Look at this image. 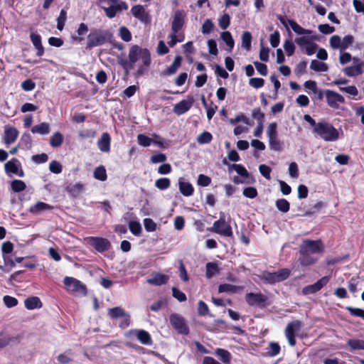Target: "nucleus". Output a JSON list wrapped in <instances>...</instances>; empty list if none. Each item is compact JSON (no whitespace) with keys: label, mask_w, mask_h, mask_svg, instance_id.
<instances>
[{"label":"nucleus","mask_w":364,"mask_h":364,"mask_svg":"<svg viewBox=\"0 0 364 364\" xmlns=\"http://www.w3.org/2000/svg\"><path fill=\"white\" fill-rule=\"evenodd\" d=\"M141 61V64L137 66L135 73L136 76H141L147 72L151 64V54L148 49L142 48L137 45L132 46L129 50L128 60H119V64L129 73L132 70L136 62Z\"/></svg>","instance_id":"nucleus-1"},{"label":"nucleus","mask_w":364,"mask_h":364,"mask_svg":"<svg viewBox=\"0 0 364 364\" xmlns=\"http://www.w3.org/2000/svg\"><path fill=\"white\" fill-rule=\"evenodd\" d=\"M98 4L101 5L100 7L109 18H114L128 9L127 4L122 0H99Z\"/></svg>","instance_id":"nucleus-2"},{"label":"nucleus","mask_w":364,"mask_h":364,"mask_svg":"<svg viewBox=\"0 0 364 364\" xmlns=\"http://www.w3.org/2000/svg\"><path fill=\"white\" fill-rule=\"evenodd\" d=\"M313 132L326 141H336L340 136L338 130L332 124L325 122H318Z\"/></svg>","instance_id":"nucleus-3"},{"label":"nucleus","mask_w":364,"mask_h":364,"mask_svg":"<svg viewBox=\"0 0 364 364\" xmlns=\"http://www.w3.org/2000/svg\"><path fill=\"white\" fill-rule=\"evenodd\" d=\"M185 13L183 11L177 10L173 15V20L171 25L172 33L168 36L171 41L168 43L171 47H173L176 43L183 41V38L176 39L177 32L183 27L184 24Z\"/></svg>","instance_id":"nucleus-4"},{"label":"nucleus","mask_w":364,"mask_h":364,"mask_svg":"<svg viewBox=\"0 0 364 364\" xmlns=\"http://www.w3.org/2000/svg\"><path fill=\"white\" fill-rule=\"evenodd\" d=\"M208 230L224 237L232 235V228L229 223H226L223 213H220V219L214 222L213 226L208 228Z\"/></svg>","instance_id":"nucleus-5"},{"label":"nucleus","mask_w":364,"mask_h":364,"mask_svg":"<svg viewBox=\"0 0 364 364\" xmlns=\"http://www.w3.org/2000/svg\"><path fill=\"white\" fill-rule=\"evenodd\" d=\"M109 36L108 32L102 30H95L87 36V47L93 48L105 43Z\"/></svg>","instance_id":"nucleus-6"},{"label":"nucleus","mask_w":364,"mask_h":364,"mask_svg":"<svg viewBox=\"0 0 364 364\" xmlns=\"http://www.w3.org/2000/svg\"><path fill=\"white\" fill-rule=\"evenodd\" d=\"M63 283L68 291L85 296L87 294L86 287L79 280L66 277L63 280Z\"/></svg>","instance_id":"nucleus-7"},{"label":"nucleus","mask_w":364,"mask_h":364,"mask_svg":"<svg viewBox=\"0 0 364 364\" xmlns=\"http://www.w3.org/2000/svg\"><path fill=\"white\" fill-rule=\"evenodd\" d=\"M290 271L288 269H282L274 272H266L262 274V279L269 284L280 282L289 277Z\"/></svg>","instance_id":"nucleus-8"},{"label":"nucleus","mask_w":364,"mask_h":364,"mask_svg":"<svg viewBox=\"0 0 364 364\" xmlns=\"http://www.w3.org/2000/svg\"><path fill=\"white\" fill-rule=\"evenodd\" d=\"M323 250V246L321 240H304L300 247V254H316Z\"/></svg>","instance_id":"nucleus-9"},{"label":"nucleus","mask_w":364,"mask_h":364,"mask_svg":"<svg viewBox=\"0 0 364 364\" xmlns=\"http://www.w3.org/2000/svg\"><path fill=\"white\" fill-rule=\"evenodd\" d=\"M295 43L300 49L305 52L308 55H312L315 53L318 46L313 43L307 36H301L295 38Z\"/></svg>","instance_id":"nucleus-10"},{"label":"nucleus","mask_w":364,"mask_h":364,"mask_svg":"<svg viewBox=\"0 0 364 364\" xmlns=\"http://www.w3.org/2000/svg\"><path fill=\"white\" fill-rule=\"evenodd\" d=\"M301 326V322L299 321H294L287 324L285 329V336L291 346H294L295 345V333L300 330Z\"/></svg>","instance_id":"nucleus-11"},{"label":"nucleus","mask_w":364,"mask_h":364,"mask_svg":"<svg viewBox=\"0 0 364 364\" xmlns=\"http://www.w3.org/2000/svg\"><path fill=\"white\" fill-rule=\"evenodd\" d=\"M170 322L179 333L187 335L189 333L188 327L182 316L176 314H171L170 316Z\"/></svg>","instance_id":"nucleus-12"},{"label":"nucleus","mask_w":364,"mask_h":364,"mask_svg":"<svg viewBox=\"0 0 364 364\" xmlns=\"http://www.w3.org/2000/svg\"><path fill=\"white\" fill-rule=\"evenodd\" d=\"M279 19L281 23L284 26H285L286 28H288V26H290L291 28V29L294 31V32L298 35L312 33V31L302 28L300 25H299L294 20L288 19L285 17H282V16L279 17Z\"/></svg>","instance_id":"nucleus-13"},{"label":"nucleus","mask_w":364,"mask_h":364,"mask_svg":"<svg viewBox=\"0 0 364 364\" xmlns=\"http://www.w3.org/2000/svg\"><path fill=\"white\" fill-rule=\"evenodd\" d=\"M5 171L7 174H15L19 177L23 176L24 173L20 161L16 159H12L4 165Z\"/></svg>","instance_id":"nucleus-14"},{"label":"nucleus","mask_w":364,"mask_h":364,"mask_svg":"<svg viewBox=\"0 0 364 364\" xmlns=\"http://www.w3.org/2000/svg\"><path fill=\"white\" fill-rule=\"evenodd\" d=\"M193 102V97L188 96L186 100H183L174 105L173 112L178 116L183 114L191 109Z\"/></svg>","instance_id":"nucleus-15"},{"label":"nucleus","mask_w":364,"mask_h":364,"mask_svg":"<svg viewBox=\"0 0 364 364\" xmlns=\"http://www.w3.org/2000/svg\"><path fill=\"white\" fill-rule=\"evenodd\" d=\"M87 240L88 243L99 252H103L110 247V242L105 238L92 237L88 238Z\"/></svg>","instance_id":"nucleus-16"},{"label":"nucleus","mask_w":364,"mask_h":364,"mask_svg":"<svg viewBox=\"0 0 364 364\" xmlns=\"http://www.w3.org/2000/svg\"><path fill=\"white\" fill-rule=\"evenodd\" d=\"M330 278L328 277H323L316 283L308 285L303 289V293L304 294H314L318 291L322 287H323L328 282Z\"/></svg>","instance_id":"nucleus-17"},{"label":"nucleus","mask_w":364,"mask_h":364,"mask_svg":"<svg viewBox=\"0 0 364 364\" xmlns=\"http://www.w3.org/2000/svg\"><path fill=\"white\" fill-rule=\"evenodd\" d=\"M18 131L14 127L6 125L4 127V142L6 145L13 144L18 138Z\"/></svg>","instance_id":"nucleus-18"},{"label":"nucleus","mask_w":364,"mask_h":364,"mask_svg":"<svg viewBox=\"0 0 364 364\" xmlns=\"http://www.w3.org/2000/svg\"><path fill=\"white\" fill-rule=\"evenodd\" d=\"M326 97L328 105L333 108H338V103L344 102V98L342 95L331 90L326 92Z\"/></svg>","instance_id":"nucleus-19"},{"label":"nucleus","mask_w":364,"mask_h":364,"mask_svg":"<svg viewBox=\"0 0 364 364\" xmlns=\"http://www.w3.org/2000/svg\"><path fill=\"white\" fill-rule=\"evenodd\" d=\"M267 299V296L262 294L249 293L245 296V300L250 306H264Z\"/></svg>","instance_id":"nucleus-20"},{"label":"nucleus","mask_w":364,"mask_h":364,"mask_svg":"<svg viewBox=\"0 0 364 364\" xmlns=\"http://www.w3.org/2000/svg\"><path fill=\"white\" fill-rule=\"evenodd\" d=\"M108 315L110 318L113 319H116L119 317L124 318L125 323L124 326H127L129 324V315L124 311V309L117 306L108 310ZM121 327H124V326L121 325Z\"/></svg>","instance_id":"nucleus-21"},{"label":"nucleus","mask_w":364,"mask_h":364,"mask_svg":"<svg viewBox=\"0 0 364 364\" xmlns=\"http://www.w3.org/2000/svg\"><path fill=\"white\" fill-rule=\"evenodd\" d=\"M132 14L141 22L146 23L149 21V16L141 5L134 6L131 9Z\"/></svg>","instance_id":"nucleus-22"},{"label":"nucleus","mask_w":364,"mask_h":364,"mask_svg":"<svg viewBox=\"0 0 364 364\" xmlns=\"http://www.w3.org/2000/svg\"><path fill=\"white\" fill-rule=\"evenodd\" d=\"M169 279V277L168 275L156 272L152 274L149 278L146 279V282L155 285V286H160L164 284H166Z\"/></svg>","instance_id":"nucleus-23"},{"label":"nucleus","mask_w":364,"mask_h":364,"mask_svg":"<svg viewBox=\"0 0 364 364\" xmlns=\"http://www.w3.org/2000/svg\"><path fill=\"white\" fill-rule=\"evenodd\" d=\"M85 189V186L81 182L69 184L66 187V191L73 197L77 198L81 195Z\"/></svg>","instance_id":"nucleus-24"},{"label":"nucleus","mask_w":364,"mask_h":364,"mask_svg":"<svg viewBox=\"0 0 364 364\" xmlns=\"http://www.w3.org/2000/svg\"><path fill=\"white\" fill-rule=\"evenodd\" d=\"M111 138L108 133L105 132L97 142L100 150L102 152H109L110 151Z\"/></svg>","instance_id":"nucleus-25"},{"label":"nucleus","mask_w":364,"mask_h":364,"mask_svg":"<svg viewBox=\"0 0 364 364\" xmlns=\"http://www.w3.org/2000/svg\"><path fill=\"white\" fill-rule=\"evenodd\" d=\"M52 209L53 207L49 204L39 201L31 205L29 208V211L34 215H38L43 211L50 210Z\"/></svg>","instance_id":"nucleus-26"},{"label":"nucleus","mask_w":364,"mask_h":364,"mask_svg":"<svg viewBox=\"0 0 364 364\" xmlns=\"http://www.w3.org/2000/svg\"><path fill=\"white\" fill-rule=\"evenodd\" d=\"M363 66V63H358L353 66L346 67L343 69V73L345 75L349 77H354L356 75H359L363 73L362 67Z\"/></svg>","instance_id":"nucleus-27"},{"label":"nucleus","mask_w":364,"mask_h":364,"mask_svg":"<svg viewBox=\"0 0 364 364\" xmlns=\"http://www.w3.org/2000/svg\"><path fill=\"white\" fill-rule=\"evenodd\" d=\"M25 307L27 309L33 310L36 309H40L42 307V302L40 299L37 296H31L27 298L24 301Z\"/></svg>","instance_id":"nucleus-28"},{"label":"nucleus","mask_w":364,"mask_h":364,"mask_svg":"<svg viewBox=\"0 0 364 364\" xmlns=\"http://www.w3.org/2000/svg\"><path fill=\"white\" fill-rule=\"evenodd\" d=\"M178 185H179L180 192L184 196H190L193 194V188L190 183L185 181L182 178H180L178 181Z\"/></svg>","instance_id":"nucleus-29"},{"label":"nucleus","mask_w":364,"mask_h":364,"mask_svg":"<svg viewBox=\"0 0 364 364\" xmlns=\"http://www.w3.org/2000/svg\"><path fill=\"white\" fill-rule=\"evenodd\" d=\"M139 341L144 345H151L152 343L150 334L144 330H136L134 333Z\"/></svg>","instance_id":"nucleus-30"},{"label":"nucleus","mask_w":364,"mask_h":364,"mask_svg":"<svg viewBox=\"0 0 364 364\" xmlns=\"http://www.w3.org/2000/svg\"><path fill=\"white\" fill-rule=\"evenodd\" d=\"M33 134H38L45 135L50 132V125L46 122H42L39 124L35 125L31 128Z\"/></svg>","instance_id":"nucleus-31"},{"label":"nucleus","mask_w":364,"mask_h":364,"mask_svg":"<svg viewBox=\"0 0 364 364\" xmlns=\"http://www.w3.org/2000/svg\"><path fill=\"white\" fill-rule=\"evenodd\" d=\"M218 358L225 364L230 363L232 356L229 351L223 348H217L215 352Z\"/></svg>","instance_id":"nucleus-32"},{"label":"nucleus","mask_w":364,"mask_h":364,"mask_svg":"<svg viewBox=\"0 0 364 364\" xmlns=\"http://www.w3.org/2000/svg\"><path fill=\"white\" fill-rule=\"evenodd\" d=\"M346 344L350 350H364V340L362 339L350 338Z\"/></svg>","instance_id":"nucleus-33"},{"label":"nucleus","mask_w":364,"mask_h":364,"mask_svg":"<svg viewBox=\"0 0 364 364\" xmlns=\"http://www.w3.org/2000/svg\"><path fill=\"white\" fill-rule=\"evenodd\" d=\"M231 169H234L242 178L252 179L247 169L241 164H232L229 166V171Z\"/></svg>","instance_id":"nucleus-34"},{"label":"nucleus","mask_w":364,"mask_h":364,"mask_svg":"<svg viewBox=\"0 0 364 364\" xmlns=\"http://www.w3.org/2000/svg\"><path fill=\"white\" fill-rule=\"evenodd\" d=\"M220 38L228 47V50L231 51L235 46V41L232 38L231 33L229 31L222 32L220 34Z\"/></svg>","instance_id":"nucleus-35"},{"label":"nucleus","mask_w":364,"mask_h":364,"mask_svg":"<svg viewBox=\"0 0 364 364\" xmlns=\"http://www.w3.org/2000/svg\"><path fill=\"white\" fill-rule=\"evenodd\" d=\"M242 288L230 284H220L218 287V291L220 293L227 292L230 294H234L237 292Z\"/></svg>","instance_id":"nucleus-36"},{"label":"nucleus","mask_w":364,"mask_h":364,"mask_svg":"<svg viewBox=\"0 0 364 364\" xmlns=\"http://www.w3.org/2000/svg\"><path fill=\"white\" fill-rule=\"evenodd\" d=\"M310 68L316 72H326L328 70V65L316 60H312L310 64Z\"/></svg>","instance_id":"nucleus-37"},{"label":"nucleus","mask_w":364,"mask_h":364,"mask_svg":"<svg viewBox=\"0 0 364 364\" xmlns=\"http://www.w3.org/2000/svg\"><path fill=\"white\" fill-rule=\"evenodd\" d=\"M63 141V136L58 132L53 134L50 139V144L52 147H59Z\"/></svg>","instance_id":"nucleus-38"},{"label":"nucleus","mask_w":364,"mask_h":364,"mask_svg":"<svg viewBox=\"0 0 364 364\" xmlns=\"http://www.w3.org/2000/svg\"><path fill=\"white\" fill-rule=\"evenodd\" d=\"M218 272H219V269H218V264L216 263L208 262L206 264L205 276L207 278L210 279V278L213 277Z\"/></svg>","instance_id":"nucleus-39"},{"label":"nucleus","mask_w":364,"mask_h":364,"mask_svg":"<svg viewBox=\"0 0 364 364\" xmlns=\"http://www.w3.org/2000/svg\"><path fill=\"white\" fill-rule=\"evenodd\" d=\"M252 35L248 31H245L242 35V47L250 50L251 48Z\"/></svg>","instance_id":"nucleus-40"},{"label":"nucleus","mask_w":364,"mask_h":364,"mask_svg":"<svg viewBox=\"0 0 364 364\" xmlns=\"http://www.w3.org/2000/svg\"><path fill=\"white\" fill-rule=\"evenodd\" d=\"M275 205L277 208L282 213H287L290 207L289 203L284 198L278 199Z\"/></svg>","instance_id":"nucleus-41"},{"label":"nucleus","mask_w":364,"mask_h":364,"mask_svg":"<svg viewBox=\"0 0 364 364\" xmlns=\"http://www.w3.org/2000/svg\"><path fill=\"white\" fill-rule=\"evenodd\" d=\"M181 61V58L180 56H176L175 58L173 63L167 68L166 73L168 75L174 74L176 72V70H178V68L180 67Z\"/></svg>","instance_id":"nucleus-42"},{"label":"nucleus","mask_w":364,"mask_h":364,"mask_svg":"<svg viewBox=\"0 0 364 364\" xmlns=\"http://www.w3.org/2000/svg\"><path fill=\"white\" fill-rule=\"evenodd\" d=\"M171 181L168 178H161L155 181V186L160 190H165L169 188Z\"/></svg>","instance_id":"nucleus-43"},{"label":"nucleus","mask_w":364,"mask_h":364,"mask_svg":"<svg viewBox=\"0 0 364 364\" xmlns=\"http://www.w3.org/2000/svg\"><path fill=\"white\" fill-rule=\"evenodd\" d=\"M240 122H243L246 125H250V119L243 114H240L235 118L229 119V122L232 125H235Z\"/></svg>","instance_id":"nucleus-44"},{"label":"nucleus","mask_w":364,"mask_h":364,"mask_svg":"<svg viewBox=\"0 0 364 364\" xmlns=\"http://www.w3.org/2000/svg\"><path fill=\"white\" fill-rule=\"evenodd\" d=\"M213 139L212 134L208 132H203L197 137V141L200 144H208Z\"/></svg>","instance_id":"nucleus-45"},{"label":"nucleus","mask_w":364,"mask_h":364,"mask_svg":"<svg viewBox=\"0 0 364 364\" xmlns=\"http://www.w3.org/2000/svg\"><path fill=\"white\" fill-rule=\"evenodd\" d=\"M94 177L100 181H104L107 179L106 170L104 166H99L94 171Z\"/></svg>","instance_id":"nucleus-46"},{"label":"nucleus","mask_w":364,"mask_h":364,"mask_svg":"<svg viewBox=\"0 0 364 364\" xmlns=\"http://www.w3.org/2000/svg\"><path fill=\"white\" fill-rule=\"evenodd\" d=\"M131 232L134 235H139L141 232V226L139 222L131 221L129 223Z\"/></svg>","instance_id":"nucleus-47"},{"label":"nucleus","mask_w":364,"mask_h":364,"mask_svg":"<svg viewBox=\"0 0 364 364\" xmlns=\"http://www.w3.org/2000/svg\"><path fill=\"white\" fill-rule=\"evenodd\" d=\"M119 36L125 42H129L132 40V34L129 29L125 26L119 28Z\"/></svg>","instance_id":"nucleus-48"},{"label":"nucleus","mask_w":364,"mask_h":364,"mask_svg":"<svg viewBox=\"0 0 364 364\" xmlns=\"http://www.w3.org/2000/svg\"><path fill=\"white\" fill-rule=\"evenodd\" d=\"M331 46L333 49H340L341 50V38L338 35H333L330 38L329 41Z\"/></svg>","instance_id":"nucleus-49"},{"label":"nucleus","mask_w":364,"mask_h":364,"mask_svg":"<svg viewBox=\"0 0 364 364\" xmlns=\"http://www.w3.org/2000/svg\"><path fill=\"white\" fill-rule=\"evenodd\" d=\"M230 23V18L228 14H224L218 20L219 26L222 29H226Z\"/></svg>","instance_id":"nucleus-50"},{"label":"nucleus","mask_w":364,"mask_h":364,"mask_svg":"<svg viewBox=\"0 0 364 364\" xmlns=\"http://www.w3.org/2000/svg\"><path fill=\"white\" fill-rule=\"evenodd\" d=\"M289 176L292 178H297L299 177V168L296 162H291L288 168Z\"/></svg>","instance_id":"nucleus-51"},{"label":"nucleus","mask_w":364,"mask_h":364,"mask_svg":"<svg viewBox=\"0 0 364 364\" xmlns=\"http://www.w3.org/2000/svg\"><path fill=\"white\" fill-rule=\"evenodd\" d=\"M67 18V13L64 10H61L59 16L58 17L57 28L59 31H62L65 26V22Z\"/></svg>","instance_id":"nucleus-52"},{"label":"nucleus","mask_w":364,"mask_h":364,"mask_svg":"<svg viewBox=\"0 0 364 364\" xmlns=\"http://www.w3.org/2000/svg\"><path fill=\"white\" fill-rule=\"evenodd\" d=\"M137 141L139 145L146 147L151 144L152 139L144 134H140L137 136Z\"/></svg>","instance_id":"nucleus-53"},{"label":"nucleus","mask_w":364,"mask_h":364,"mask_svg":"<svg viewBox=\"0 0 364 364\" xmlns=\"http://www.w3.org/2000/svg\"><path fill=\"white\" fill-rule=\"evenodd\" d=\"M144 226L147 232H154L156 230V224L151 218L144 220Z\"/></svg>","instance_id":"nucleus-54"},{"label":"nucleus","mask_w":364,"mask_h":364,"mask_svg":"<svg viewBox=\"0 0 364 364\" xmlns=\"http://www.w3.org/2000/svg\"><path fill=\"white\" fill-rule=\"evenodd\" d=\"M300 263L303 266H308L316 262V259L310 257L309 254L301 255L299 259Z\"/></svg>","instance_id":"nucleus-55"},{"label":"nucleus","mask_w":364,"mask_h":364,"mask_svg":"<svg viewBox=\"0 0 364 364\" xmlns=\"http://www.w3.org/2000/svg\"><path fill=\"white\" fill-rule=\"evenodd\" d=\"M26 184L23 181L20 180H14L11 183L12 190L15 192H20L26 188Z\"/></svg>","instance_id":"nucleus-56"},{"label":"nucleus","mask_w":364,"mask_h":364,"mask_svg":"<svg viewBox=\"0 0 364 364\" xmlns=\"http://www.w3.org/2000/svg\"><path fill=\"white\" fill-rule=\"evenodd\" d=\"M284 48L288 56H291L295 50V46L291 40H286L284 43Z\"/></svg>","instance_id":"nucleus-57"},{"label":"nucleus","mask_w":364,"mask_h":364,"mask_svg":"<svg viewBox=\"0 0 364 364\" xmlns=\"http://www.w3.org/2000/svg\"><path fill=\"white\" fill-rule=\"evenodd\" d=\"M62 165L57 161H52L49 164V170L53 173L58 174L62 172Z\"/></svg>","instance_id":"nucleus-58"},{"label":"nucleus","mask_w":364,"mask_h":364,"mask_svg":"<svg viewBox=\"0 0 364 364\" xmlns=\"http://www.w3.org/2000/svg\"><path fill=\"white\" fill-rule=\"evenodd\" d=\"M4 303L8 308H12L18 304V300L11 296H4L3 298Z\"/></svg>","instance_id":"nucleus-59"},{"label":"nucleus","mask_w":364,"mask_h":364,"mask_svg":"<svg viewBox=\"0 0 364 364\" xmlns=\"http://www.w3.org/2000/svg\"><path fill=\"white\" fill-rule=\"evenodd\" d=\"M214 24L210 19H206L203 26L201 31L203 34H208L213 30Z\"/></svg>","instance_id":"nucleus-60"},{"label":"nucleus","mask_w":364,"mask_h":364,"mask_svg":"<svg viewBox=\"0 0 364 364\" xmlns=\"http://www.w3.org/2000/svg\"><path fill=\"white\" fill-rule=\"evenodd\" d=\"M269 41L271 46L274 48H276L279 46L280 42V35L277 31H275L270 35Z\"/></svg>","instance_id":"nucleus-61"},{"label":"nucleus","mask_w":364,"mask_h":364,"mask_svg":"<svg viewBox=\"0 0 364 364\" xmlns=\"http://www.w3.org/2000/svg\"><path fill=\"white\" fill-rule=\"evenodd\" d=\"M259 173L262 174V176H264L267 180H269L271 178L270 173H271L272 170L268 166H267L265 164L259 165Z\"/></svg>","instance_id":"nucleus-62"},{"label":"nucleus","mask_w":364,"mask_h":364,"mask_svg":"<svg viewBox=\"0 0 364 364\" xmlns=\"http://www.w3.org/2000/svg\"><path fill=\"white\" fill-rule=\"evenodd\" d=\"M243 195L249 198H255L257 196V191L254 187H247L243 190Z\"/></svg>","instance_id":"nucleus-63"},{"label":"nucleus","mask_w":364,"mask_h":364,"mask_svg":"<svg viewBox=\"0 0 364 364\" xmlns=\"http://www.w3.org/2000/svg\"><path fill=\"white\" fill-rule=\"evenodd\" d=\"M348 312L354 316L360 317L364 319V309L354 307H347Z\"/></svg>","instance_id":"nucleus-64"}]
</instances>
